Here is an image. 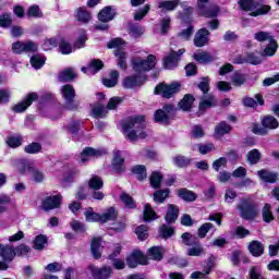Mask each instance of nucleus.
<instances>
[{
  "label": "nucleus",
  "mask_w": 279,
  "mask_h": 279,
  "mask_svg": "<svg viewBox=\"0 0 279 279\" xmlns=\"http://www.w3.org/2000/svg\"><path fill=\"white\" fill-rule=\"evenodd\" d=\"M122 130L125 137L131 143H136L141 138H147V132H145V116H134L129 118L122 125Z\"/></svg>",
  "instance_id": "1"
},
{
  "label": "nucleus",
  "mask_w": 279,
  "mask_h": 279,
  "mask_svg": "<svg viewBox=\"0 0 279 279\" xmlns=\"http://www.w3.org/2000/svg\"><path fill=\"white\" fill-rule=\"evenodd\" d=\"M239 5L241 10L251 12V16H263V14H268L271 11L270 5L260 7L256 0H240Z\"/></svg>",
  "instance_id": "2"
},
{
  "label": "nucleus",
  "mask_w": 279,
  "mask_h": 279,
  "mask_svg": "<svg viewBox=\"0 0 279 279\" xmlns=\"http://www.w3.org/2000/svg\"><path fill=\"white\" fill-rule=\"evenodd\" d=\"M123 45H125V41L121 38H114L108 44L109 49H116L114 56L118 58V66L125 71L128 69V54L125 51H123Z\"/></svg>",
  "instance_id": "3"
},
{
  "label": "nucleus",
  "mask_w": 279,
  "mask_h": 279,
  "mask_svg": "<svg viewBox=\"0 0 279 279\" xmlns=\"http://www.w3.org/2000/svg\"><path fill=\"white\" fill-rule=\"evenodd\" d=\"M132 66L136 73L151 71L156 66V56L149 54L146 59L142 56H135L132 59Z\"/></svg>",
  "instance_id": "4"
},
{
  "label": "nucleus",
  "mask_w": 279,
  "mask_h": 279,
  "mask_svg": "<svg viewBox=\"0 0 279 279\" xmlns=\"http://www.w3.org/2000/svg\"><path fill=\"white\" fill-rule=\"evenodd\" d=\"M60 95L65 101L68 110H77L80 102L75 101V88L71 84H65L60 88Z\"/></svg>",
  "instance_id": "5"
},
{
  "label": "nucleus",
  "mask_w": 279,
  "mask_h": 279,
  "mask_svg": "<svg viewBox=\"0 0 279 279\" xmlns=\"http://www.w3.org/2000/svg\"><path fill=\"white\" fill-rule=\"evenodd\" d=\"M178 5L183 8L185 14H193V8L189 7L186 2H181L180 0H163L158 3V9L161 12H173Z\"/></svg>",
  "instance_id": "6"
},
{
  "label": "nucleus",
  "mask_w": 279,
  "mask_h": 279,
  "mask_svg": "<svg viewBox=\"0 0 279 279\" xmlns=\"http://www.w3.org/2000/svg\"><path fill=\"white\" fill-rule=\"evenodd\" d=\"M240 217L242 219H255V217H258V207L254 205V203H250V201L242 199L240 205L238 206Z\"/></svg>",
  "instance_id": "7"
},
{
  "label": "nucleus",
  "mask_w": 279,
  "mask_h": 279,
  "mask_svg": "<svg viewBox=\"0 0 279 279\" xmlns=\"http://www.w3.org/2000/svg\"><path fill=\"white\" fill-rule=\"evenodd\" d=\"M180 88H182L180 83H172L170 85L159 84L155 88V95H161L166 99H171L173 95L180 93Z\"/></svg>",
  "instance_id": "8"
},
{
  "label": "nucleus",
  "mask_w": 279,
  "mask_h": 279,
  "mask_svg": "<svg viewBox=\"0 0 279 279\" xmlns=\"http://www.w3.org/2000/svg\"><path fill=\"white\" fill-rule=\"evenodd\" d=\"M38 50V46L34 41H16L12 45L13 53H32Z\"/></svg>",
  "instance_id": "9"
},
{
  "label": "nucleus",
  "mask_w": 279,
  "mask_h": 279,
  "mask_svg": "<svg viewBox=\"0 0 279 279\" xmlns=\"http://www.w3.org/2000/svg\"><path fill=\"white\" fill-rule=\"evenodd\" d=\"M126 264L134 269V267H137L138 265H146L147 257H145L141 251H133L126 258Z\"/></svg>",
  "instance_id": "10"
},
{
  "label": "nucleus",
  "mask_w": 279,
  "mask_h": 279,
  "mask_svg": "<svg viewBox=\"0 0 279 279\" xmlns=\"http://www.w3.org/2000/svg\"><path fill=\"white\" fill-rule=\"evenodd\" d=\"M38 99L37 93L28 94L21 102L13 107V112H25Z\"/></svg>",
  "instance_id": "11"
},
{
  "label": "nucleus",
  "mask_w": 279,
  "mask_h": 279,
  "mask_svg": "<svg viewBox=\"0 0 279 279\" xmlns=\"http://www.w3.org/2000/svg\"><path fill=\"white\" fill-rule=\"evenodd\" d=\"M175 110L173 105H166L163 109H159L155 112V121L157 123H169V114Z\"/></svg>",
  "instance_id": "12"
},
{
  "label": "nucleus",
  "mask_w": 279,
  "mask_h": 279,
  "mask_svg": "<svg viewBox=\"0 0 279 279\" xmlns=\"http://www.w3.org/2000/svg\"><path fill=\"white\" fill-rule=\"evenodd\" d=\"M184 49H180L178 52L171 51L170 56H167L163 60L165 69H175V66H178V62H180V57L184 53Z\"/></svg>",
  "instance_id": "13"
},
{
  "label": "nucleus",
  "mask_w": 279,
  "mask_h": 279,
  "mask_svg": "<svg viewBox=\"0 0 279 279\" xmlns=\"http://www.w3.org/2000/svg\"><path fill=\"white\" fill-rule=\"evenodd\" d=\"M89 274H92L94 279H108L112 276V268L105 266L102 268H97L95 266L88 267Z\"/></svg>",
  "instance_id": "14"
},
{
  "label": "nucleus",
  "mask_w": 279,
  "mask_h": 279,
  "mask_svg": "<svg viewBox=\"0 0 279 279\" xmlns=\"http://www.w3.org/2000/svg\"><path fill=\"white\" fill-rule=\"evenodd\" d=\"M13 167L17 173L21 175H27V173H32V169H34V165L31 163L27 159H19L13 162Z\"/></svg>",
  "instance_id": "15"
},
{
  "label": "nucleus",
  "mask_w": 279,
  "mask_h": 279,
  "mask_svg": "<svg viewBox=\"0 0 279 279\" xmlns=\"http://www.w3.org/2000/svg\"><path fill=\"white\" fill-rule=\"evenodd\" d=\"M104 154H106V150L104 149L87 147L81 154V162L84 165V162H88L92 158H99L100 156H104Z\"/></svg>",
  "instance_id": "16"
},
{
  "label": "nucleus",
  "mask_w": 279,
  "mask_h": 279,
  "mask_svg": "<svg viewBox=\"0 0 279 279\" xmlns=\"http://www.w3.org/2000/svg\"><path fill=\"white\" fill-rule=\"evenodd\" d=\"M210 32L206 28H201L194 37V45L195 47H206V45L209 43L210 38Z\"/></svg>",
  "instance_id": "17"
},
{
  "label": "nucleus",
  "mask_w": 279,
  "mask_h": 279,
  "mask_svg": "<svg viewBox=\"0 0 279 279\" xmlns=\"http://www.w3.org/2000/svg\"><path fill=\"white\" fill-rule=\"evenodd\" d=\"M60 202H62V195L49 196L41 203L43 210H53V208L60 207Z\"/></svg>",
  "instance_id": "18"
},
{
  "label": "nucleus",
  "mask_w": 279,
  "mask_h": 279,
  "mask_svg": "<svg viewBox=\"0 0 279 279\" xmlns=\"http://www.w3.org/2000/svg\"><path fill=\"white\" fill-rule=\"evenodd\" d=\"M145 84V77L144 76H128L123 80L122 86L124 88H136L138 86H143Z\"/></svg>",
  "instance_id": "19"
},
{
  "label": "nucleus",
  "mask_w": 279,
  "mask_h": 279,
  "mask_svg": "<svg viewBox=\"0 0 279 279\" xmlns=\"http://www.w3.org/2000/svg\"><path fill=\"white\" fill-rule=\"evenodd\" d=\"M101 69H104V62L99 59H94L88 66L82 68V72L87 75H95V73H99Z\"/></svg>",
  "instance_id": "20"
},
{
  "label": "nucleus",
  "mask_w": 279,
  "mask_h": 279,
  "mask_svg": "<svg viewBox=\"0 0 279 279\" xmlns=\"http://www.w3.org/2000/svg\"><path fill=\"white\" fill-rule=\"evenodd\" d=\"M112 167L118 173L125 170V159H123V156H121L120 150L113 151Z\"/></svg>",
  "instance_id": "21"
},
{
  "label": "nucleus",
  "mask_w": 279,
  "mask_h": 279,
  "mask_svg": "<svg viewBox=\"0 0 279 279\" xmlns=\"http://www.w3.org/2000/svg\"><path fill=\"white\" fill-rule=\"evenodd\" d=\"M90 250L94 258H101V251L104 250V241L101 238L93 239Z\"/></svg>",
  "instance_id": "22"
},
{
  "label": "nucleus",
  "mask_w": 279,
  "mask_h": 279,
  "mask_svg": "<svg viewBox=\"0 0 279 279\" xmlns=\"http://www.w3.org/2000/svg\"><path fill=\"white\" fill-rule=\"evenodd\" d=\"M179 213L180 208H178V206L173 204L168 205V209L165 216L167 223H175Z\"/></svg>",
  "instance_id": "23"
},
{
  "label": "nucleus",
  "mask_w": 279,
  "mask_h": 279,
  "mask_svg": "<svg viewBox=\"0 0 279 279\" xmlns=\"http://www.w3.org/2000/svg\"><path fill=\"white\" fill-rule=\"evenodd\" d=\"M257 175L259 179L263 180V182H269L270 184L278 182V174L276 172L259 170L257 172Z\"/></svg>",
  "instance_id": "24"
},
{
  "label": "nucleus",
  "mask_w": 279,
  "mask_h": 279,
  "mask_svg": "<svg viewBox=\"0 0 279 279\" xmlns=\"http://www.w3.org/2000/svg\"><path fill=\"white\" fill-rule=\"evenodd\" d=\"M214 106H217V100L213 95L204 96L199 102V111L204 112L205 110H208V108H213Z\"/></svg>",
  "instance_id": "25"
},
{
  "label": "nucleus",
  "mask_w": 279,
  "mask_h": 279,
  "mask_svg": "<svg viewBox=\"0 0 279 279\" xmlns=\"http://www.w3.org/2000/svg\"><path fill=\"white\" fill-rule=\"evenodd\" d=\"M117 209L114 207H109L104 214L100 215V223H108V221H114L118 217Z\"/></svg>",
  "instance_id": "26"
},
{
  "label": "nucleus",
  "mask_w": 279,
  "mask_h": 279,
  "mask_svg": "<svg viewBox=\"0 0 279 279\" xmlns=\"http://www.w3.org/2000/svg\"><path fill=\"white\" fill-rule=\"evenodd\" d=\"M114 10L111 7H106L99 12L98 19L101 23H108L114 19Z\"/></svg>",
  "instance_id": "27"
},
{
  "label": "nucleus",
  "mask_w": 279,
  "mask_h": 279,
  "mask_svg": "<svg viewBox=\"0 0 279 279\" xmlns=\"http://www.w3.org/2000/svg\"><path fill=\"white\" fill-rule=\"evenodd\" d=\"M102 84L107 88H114V85L119 84V71L117 70L111 71L109 74V77L102 80Z\"/></svg>",
  "instance_id": "28"
},
{
  "label": "nucleus",
  "mask_w": 279,
  "mask_h": 279,
  "mask_svg": "<svg viewBox=\"0 0 279 279\" xmlns=\"http://www.w3.org/2000/svg\"><path fill=\"white\" fill-rule=\"evenodd\" d=\"M77 77L73 68H68L59 73V82H71Z\"/></svg>",
  "instance_id": "29"
},
{
  "label": "nucleus",
  "mask_w": 279,
  "mask_h": 279,
  "mask_svg": "<svg viewBox=\"0 0 279 279\" xmlns=\"http://www.w3.org/2000/svg\"><path fill=\"white\" fill-rule=\"evenodd\" d=\"M199 14L206 16V19H215L219 14V7L217 4H207Z\"/></svg>",
  "instance_id": "30"
},
{
  "label": "nucleus",
  "mask_w": 279,
  "mask_h": 279,
  "mask_svg": "<svg viewBox=\"0 0 279 279\" xmlns=\"http://www.w3.org/2000/svg\"><path fill=\"white\" fill-rule=\"evenodd\" d=\"M86 221H89L92 223L99 222L101 223V214L95 213L93 210V207H88L84 213Z\"/></svg>",
  "instance_id": "31"
},
{
  "label": "nucleus",
  "mask_w": 279,
  "mask_h": 279,
  "mask_svg": "<svg viewBox=\"0 0 279 279\" xmlns=\"http://www.w3.org/2000/svg\"><path fill=\"white\" fill-rule=\"evenodd\" d=\"M255 99L256 100H254V98L246 97L243 99V104L248 108H256V104H259V106L265 105V100H263V96L260 94L255 95Z\"/></svg>",
  "instance_id": "32"
},
{
  "label": "nucleus",
  "mask_w": 279,
  "mask_h": 279,
  "mask_svg": "<svg viewBox=\"0 0 279 279\" xmlns=\"http://www.w3.org/2000/svg\"><path fill=\"white\" fill-rule=\"evenodd\" d=\"M248 251L253 256H262L263 252H265V246L258 241H253L248 245Z\"/></svg>",
  "instance_id": "33"
},
{
  "label": "nucleus",
  "mask_w": 279,
  "mask_h": 279,
  "mask_svg": "<svg viewBox=\"0 0 279 279\" xmlns=\"http://www.w3.org/2000/svg\"><path fill=\"white\" fill-rule=\"evenodd\" d=\"M182 241H183L184 245H187L190 247L199 245V238H197L196 235H193L189 232L182 234Z\"/></svg>",
  "instance_id": "34"
},
{
  "label": "nucleus",
  "mask_w": 279,
  "mask_h": 279,
  "mask_svg": "<svg viewBox=\"0 0 279 279\" xmlns=\"http://www.w3.org/2000/svg\"><path fill=\"white\" fill-rule=\"evenodd\" d=\"M1 256L4 258V260H14V256H16V248L10 245L2 246Z\"/></svg>",
  "instance_id": "35"
},
{
  "label": "nucleus",
  "mask_w": 279,
  "mask_h": 279,
  "mask_svg": "<svg viewBox=\"0 0 279 279\" xmlns=\"http://www.w3.org/2000/svg\"><path fill=\"white\" fill-rule=\"evenodd\" d=\"M178 195L181 199H184V202H195L197 199V195L186 189L179 190Z\"/></svg>",
  "instance_id": "36"
},
{
  "label": "nucleus",
  "mask_w": 279,
  "mask_h": 279,
  "mask_svg": "<svg viewBox=\"0 0 279 279\" xmlns=\"http://www.w3.org/2000/svg\"><path fill=\"white\" fill-rule=\"evenodd\" d=\"M92 112L94 117H99L100 119L108 114V107L104 106L101 102L94 105Z\"/></svg>",
  "instance_id": "37"
},
{
  "label": "nucleus",
  "mask_w": 279,
  "mask_h": 279,
  "mask_svg": "<svg viewBox=\"0 0 279 279\" xmlns=\"http://www.w3.org/2000/svg\"><path fill=\"white\" fill-rule=\"evenodd\" d=\"M245 62H248V64H260V58L256 57L254 53L247 54L246 58H238L235 60V64H243Z\"/></svg>",
  "instance_id": "38"
},
{
  "label": "nucleus",
  "mask_w": 279,
  "mask_h": 279,
  "mask_svg": "<svg viewBox=\"0 0 279 279\" xmlns=\"http://www.w3.org/2000/svg\"><path fill=\"white\" fill-rule=\"evenodd\" d=\"M247 77H245V74L241 73V72H235L232 74L231 76V84L233 86H243V84H245Z\"/></svg>",
  "instance_id": "39"
},
{
  "label": "nucleus",
  "mask_w": 279,
  "mask_h": 279,
  "mask_svg": "<svg viewBox=\"0 0 279 279\" xmlns=\"http://www.w3.org/2000/svg\"><path fill=\"white\" fill-rule=\"evenodd\" d=\"M193 101H195V98L193 97V95L187 94L183 97V99L179 102V108H181V110H189L190 108H192L193 106Z\"/></svg>",
  "instance_id": "40"
},
{
  "label": "nucleus",
  "mask_w": 279,
  "mask_h": 279,
  "mask_svg": "<svg viewBox=\"0 0 279 279\" xmlns=\"http://www.w3.org/2000/svg\"><path fill=\"white\" fill-rule=\"evenodd\" d=\"M45 62H47V59L40 54H34L31 58V64L33 69H43V66H45Z\"/></svg>",
  "instance_id": "41"
},
{
  "label": "nucleus",
  "mask_w": 279,
  "mask_h": 279,
  "mask_svg": "<svg viewBox=\"0 0 279 279\" xmlns=\"http://www.w3.org/2000/svg\"><path fill=\"white\" fill-rule=\"evenodd\" d=\"M264 128L268 130H276L279 125L278 120L274 116H267L262 121Z\"/></svg>",
  "instance_id": "42"
},
{
  "label": "nucleus",
  "mask_w": 279,
  "mask_h": 279,
  "mask_svg": "<svg viewBox=\"0 0 279 279\" xmlns=\"http://www.w3.org/2000/svg\"><path fill=\"white\" fill-rule=\"evenodd\" d=\"M194 60L201 64H206V62H213V56L206 51H201L194 53Z\"/></svg>",
  "instance_id": "43"
},
{
  "label": "nucleus",
  "mask_w": 279,
  "mask_h": 279,
  "mask_svg": "<svg viewBox=\"0 0 279 279\" xmlns=\"http://www.w3.org/2000/svg\"><path fill=\"white\" fill-rule=\"evenodd\" d=\"M155 219H158V215H156L151 205L146 204L144 207V221H154Z\"/></svg>",
  "instance_id": "44"
},
{
  "label": "nucleus",
  "mask_w": 279,
  "mask_h": 279,
  "mask_svg": "<svg viewBox=\"0 0 279 279\" xmlns=\"http://www.w3.org/2000/svg\"><path fill=\"white\" fill-rule=\"evenodd\" d=\"M162 247L160 246H153L148 250V256L149 258H153V260H162Z\"/></svg>",
  "instance_id": "45"
},
{
  "label": "nucleus",
  "mask_w": 279,
  "mask_h": 279,
  "mask_svg": "<svg viewBox=\"0 0 279 279\" xmlns=\"http://www.w3.org/2000/svg\"><path fill=\"white\" fill-rule=\"evenodd\" d=\"M159 32L165 35L169 29H171V17L165 16L163 19L160 20L159 25Z\"/></svg>",
  "instance_id": "46"
},
{
  "label": "nucleus",
  "mask_w": 279,
  "mask_h": 279,
  "mask_svg": "<svg viewBox=\"0 0 279 279\" xmlns=\"http://www.w3.org/2000/svg\"><path fill=\"white\" fill-rule=\"evenodd\" d=\"M231 131H232V126H230V124L226 122H220L215 129L217 136H223V134H230Z\"/></svg>",
  "instance_id": "47"
},
{
  "label": "nucleus",
  "mask_w": 279,
  "mask_h": 279,
  "mask_svg": "<svg viewBox=\"0 0 279 279\" xmlns=\"http://www.w3.org/2000/svg\"><path fill=\"white\" fill-rule=\"evenodd\" d=\"M88 186H89V189H93L94 191H99V189H104V180H101L97 175H93L89 179Z\"/></svg>",
  "instance_id": "48"
},
{
  "label": "nucleus",
  "mask_w": 279,
  "mask_h": 279,
  "mask_svg": "<svg viewBox=\"0 0 279 279\" xmlns=\"http://www.w3.org/2000/svg\"><path fill=\"white\" fill-rule=\"evenodd\" d=\"M135 178L137 180H145V178H147V169L145 168V166H135L132 169Z\"/></svg>",
  "instance_id": "49"
},
{
  "label": "nucleus",
  "mask_w": 279,
  "mask_h": 279,
  "mask_svg": "<svg viewBox=\"0 0 279 279\" xmlns=\"http://www.w3.org/2000/svg\"><path fill=\"white\" fill-rule=\"evenodd\" d=\"M278 51V43H276L274 39L269 41L267 47L264 49L263 56H276V52Z\"/></svg>",
  "instance_id": "50"
},
{
  "label": "nucleus",
  "mask_w": 279,
  "mask_h": 279,
  "mask_svg": "<svg viewBox=\"0 0 279 279\" xmlns=\"http://www.w3.org/2000/svg\"><path fill=\"white\" fill-rule=\"evenodd\" d=\"M260 151L258 149H253L247 154V161L250 165H258L260 162Z\"/></svg>",
  "instance_id": "51"
},
{
  "label": "nucleus",
  "mask_w": 279,
  "mask_h": 279,
  "mask_svg": "<svg viewBox=\"0 0 279 279\" xmlns=\"http://www.w3.org/2000/svg\"><path fill=\"white\" fill-rule=\"evenodd\" d=\"M167 197H169V189L159 190L154 193V202H156L157 204H162V202H165Z\"/></svg>",
  "instance_id": "52"
},
{
  "label": "nucleus",
  "mask_w": 279,
  "mask_h": 279,
  "mask_svg": "<svg viewBox=\"0 0 279 279\" xmlns=\"http://www.w3.org/2000/svg\"><path fill=\"white\" fill-rule=\"evenodd\" d=\"M120 199L124 204L125 208H136L134 198H132V196H130L128 193H122Z\"/></svg>",
  "instance_id": "53"
},
{
  "label": "nucleus",
  "mask_w": 279,
  "mask_h": 279,
  "mask_svg": "<svg viewBox=\"0 0 279 279\" xmlns=\"http://www.w3.org/2000/svg\"><path fill=\"white\" fill-rule=\"evenodd\" d=\"M160 182H162V174L158 171H155L150 175V185L153 189H160Z\"/></svg>",
  "instance_id": "54"
},
{
  "label": "nucleus",
  "mask_w": 279,
  "mask_h": 279,
  "mask_svg": "<svg viewBox=\"0 0 279 279\" xmlns=\"http://www.w3.org/2000/svg\"><path fill=\"white\" fill-rule=\"evenodd\" d=\"M172 161H173V165L181 168L189 167V165L191 163V160L182 155L174 156Z\"/></svg>",
  "instance_id": "55"
},
{
  "label": "nucleus",
  "mask_w": 279,
  "mask_h": 279,
  "mask_svg": "<svg viewBox=\"0 0 279 279\" xmlns=\"http://www.w3.org/2000/svg\"><path fill=\"white\" fill-rule=\"evenodd\" d=\"M59 49L60 52L63 53V56H69V53L73 52V47H71V44H69V41H66L65 39H60Z\"/></svg>",
  "instance_id": "56"
},
{
  "label": "nucleus",
  "mask_w": 279,
  "mask_h": 279,
  "mask_svg": "<svg viewBox=\"0 0 279 279\" xmlns=\"http://www.w3.org/2000/svg\"><path fill=\"white\" fill-rule=\"evenodd\" d=\"M76 19L82 23H88L90 21V13L85 8H80L76 12Z\"/></svg>",
  "instance_id": "57"
},
{
  "label": "nucleus",
  "mask_w": 279,
  "mask_h": 279,
  "mask_svg": "<svg viewBox=\"0 0 279 279\" xmlns=\"http://www.w3.org/2000/svg\"><path fill=\"white\" fill-rule=\"evenodd\" d=\"M263 219L266 221V223H269L270 221H274V214L271 213V205L266 204L262 211Z\"/></svg>",
  "instance_id": "58"
},
{
  "label": "nucleus",
  "mask_w": 279,
  "mask_h": 279,
  "mask_svg": "<svg viewBox=\"0 0 279 279\" xmlns=\"http://www.w3.org/2000/svg\"><path fill=\"white\" fill-rule=\"evenodd\" d=\"M45 245H47L46 235L39 234L34 240L35 250H45Z\"/></svg>",
  "instance_id": "59"
},
{
  "label": "nucleus",
  "mask_w": 279,
  "mask_h": 279,
  "mask_svg": "<svg viewBox=\"0 0 279 279\" xmlns=\"http://www.w3.org/2000/svg\"><path fill=\"white\" fill-rule=\"evenodd\" d=\"M149 10H150L149 4H145L144 8L138 9L137 11H135L134 20L135 21H143V19H145V16H147V13L149 12Z\"/></svg>",
  "instance_id": "60"
},
{
  "label": "nucleus",
  "mask_w": 279,
  "mask_h": 279,
  "mask_svg": "<svg viewBox=\"0 0 279 279\" xmlns=\"http://www.w3.org/2000/svg\"><path fill=\"white\" fill-rule=\"evenodd\" d=\"M254 38L255 40H257L258 43H265V40H268V43L270 40L274 39V37L271 36V34H269L268 32H258L254 34Z\"/></svg>",
  "instance_id": "61"
},
{
  "label": "nucleus",
  "mask_w": 279,
  "mask_h": 279,
  "mask_svg": "<svg viewBox=\"0 0 279 279\" xmlns=\"http://www.w3.org/2000/svg\"><path fill=\"white\" fill-rule=\"evenodd\" d=\"M26 14L31 19H40V16H43V12L40 11V8L38 5L29 7Z\"/></svg>",
  "instance_id": "62"
},
{
  "label": "nucleus",
  "mask_w": 279,
  "mask_h": 279,
  "mask_svg": "<svg viewBox=\"0 0 279 279\" xmlns=\"http://www.w3.org/2000/svg\"><path fill=\"white\" fill-rule=\"evenodd\" d=\"M135 234H137L138 241H145L147 239L148 233H147V226L141 225L140 227L136 228Z\"/></svg>",
  "instance_id": "63"
},
{
  "label": "nucleus",
  "mask_w": 279,
  "mask_h": 279,
  "mask_svg": "<svg viewBox=\"0 0 279 279\" xmlns=\"http://www.w3.org/2000/svg\"><path fill=\"white\" fill-rule=\"evenodd\" d=\"M204 254V246L202 244H196L187 250V256H202Z\"/></svg>",
  "instance_id": "64"
}]
</instances>
